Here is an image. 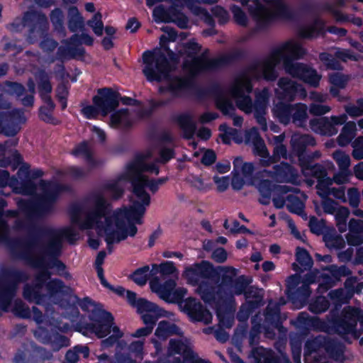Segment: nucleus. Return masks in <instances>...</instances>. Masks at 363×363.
<instances>
[{"mask_svg":"<svg viewBox=\"0 0 363 363\" xmlns=\"http://www.w3.org/2000/svg\"><path fill=\"white\" fill-rule=\"evenodd\" d=\"M143 62L145 65L143 73L150 82H161L163 79L169 82L166 86H160L158 92L160 94L170 93L172 96L179 98L182 91L190 90L199 100H203L209 96L215 97V104L218 109L225 116L233 117V125L240 127L243 123V118L235 116V108L232 101L224 95L222 86L215 82L205 88L197 86L193 79H184L179 76L172 77V65L165 54L161 51L145 50L143 53Z\"/></svg>","mask_w":363,"mask_h":363,"instance_id":"1","label":"nucleus"},{"mask_svg":"<svg viewBox=\"0 0 363 363\" xmlns=\"http://www.w3.org/2000/svg\"><path fill=\"white\" fill-rule=\"evenodd\" d=\"M73 298L77 300L81 309L88 313L90 320V322L85 321L84 317L82 315L76 323V331L85 336L95 335L99 338L105 337L111 333L114 320L111 312L104 309L101 303L93 301L89 296L80 298L77 295L74 294Z\"/></svg>","mask_w":363,"mask_h":363,"instance_id":"2","label":"nucleus"},{"mask_svg":"<svg viewBox=\"0 0 363 363\" xmlns=\"http://www.w3.org/2000/svg\"><path fill=\"white\" fill-rule=\"evenodd\" d=\"M40 186L41 193L34 199L18 202L21 210L31 218H43L53 213L61 194L71 190L68 184L53 180L42 179Z\"/></svg>","mask_w":363,"mask_h":363,"instance_id":"3","label":"nucleus"},{"mask_svg":"<svg viewBox=\"0 0 363 363\" xmlns=\"http://www.w3.org/2000/svg\"><path fill=\"white\" fill-rule=\"evenodd\" d=\"M122 180L130 182L133 191H135L136 189H140L142 191L147 193L145 189V187H147L152 194H155L160 188L155 179H149L143 176L140 172L138 163L131 162L127 164L125 173L119 175L116 179L104 182L102 189L111 192L112 199L118 200L124 194L123 189L119 185V182Z\"/></svg>","mask_w":363,"mask_h":363,"instance_id":"4","label":"nucleus"},{"mask_svg":"<svg viewBox=\"0 0 363 363\" xmlns=\"http://www.w3.org/2000/svg\"><path fill=\"white\" fill-rule=\"evenodd\" d=\"M37 250L38 251V255L33 253L29 256L27 253L22 254L23 260L34 268L54 269L57 275L66 280L72 279V276L67 270V265L59 259L61 254L59 244H43Z\"/></svg>","mask_w":363,"mask_h":363,"instance_id":"5","label":"nucleus"},{"mask_svg":"<svg viewBox=\"0 0 363 363\" xmlns=\"http://www.w3.org/2000/svg\"><path fill=\"white\" fill-rule=\"evenodd\" d=\"M245 57V52L241 49H237L230 53L222 54L217 57H213L212 60H203L197 55L191 60L184 61V68L189 71L190 76L184 78L193 79L198 86L194 77L203 73L220 70L237 61L244 60ZM199 86H200L199 85Z\"/></svg>","mask_w":363,"mask_h":363,"instance_id":"6","label":"nucleus"},{"mask_svg":"<svg viewBox=\"0 0 363 363\" xmlns=\"http://www.w3.org/2000/svg\"><path fill=\"white\" fill-rule=\"evenodd\" d=\"M91 199L93 203L91 208L86 213L85 218L81 221L80 214L82 208L79 204H73L70 207V217L72 224L77 225L80 230L92 229L95 225L98 227L103 226L101 219L111 211V203L101 193H94Z\"/></svg>","mask_w":363,"mask_h":363,"instance_id":"7","label":"nucleus"},{"mask_svg":"<svg viewBox=\"0 0 363 363\" xmlns=\"http://www.w3.org/2000/svg\"><path fill=\"white\" fill-rule=\"evenodd\" d=\"M355 313H359L354 307L345 308L341 312L339 308L331 309L326 315L324 322L325 327L323 332L334 333L339 335H352L355 339H358L361 333L355 328Z\"/></svg>","mask_w":363,"mask_h":363,"instance_id":"8","label":"nucleus"},{"mask_svg":"<svg viewBox=\"0 0 363 363\" xmlns=\"http://www.w3.org/2000/svg\"><path fill=\"white\" fill-rule=\"evenodd\" d=\"M196 286V293L204 303L216 304V315L220 323L230 327L232 320L226 317V307L232 295L228 294V291L221 286H216L208 280H202Z\"/></svg>","mask_w":363,"mask_h":363,"instance_id":"9","label":"nucleus"},{"mask_svg":"<svg viewBox=\"0 0 363 363\" xmlns=\"http://www.w3.org/2000/svg\"><path fill=\"white\" fill-rule=\"evenodd\" d=\"M28 279L27 274L20 269L3 268L0 272V308L7 311L15 296L18 284Z\"/></svg>","mask_w":363,"mask_h":363,"instance_id":"10","label":"nucleus"},{"mask_svg":"<svg viewBox=\"0 0 363 363\" xmlns=\"http://www.w3.org/2000/svg\"><path fill=\"white\" fill-rule=\"evenodd\" d=\"M13 228L16 230H26L28 233L27 237L21 240V247L17 248L14 253V258L23 260L22 254L27 253L31 256L35 250L43 245L42 238L43 234L39 230L40 228H46L45 225H38L31 220L16 219Z\"/></svg>","mask_w":363,"mask_h":363,"instance_id":"11","label":"nucleus"},{"mask_svg":"<svg viewBox=\"0 0 363 363\" xmlns=\"http://www.w3.org/2000/svg\"><path fill=\"white\" fill-rule=\"evenodd\" d=\"M253 89L251 79L243 74L230 86L229 93L235 99L237 107L245 113L253 111V101L250 96Z\"/></svg>","mask_w":363,"mask_h":363,"instance_id":"12","label":"nucleus"},{"mask_svg":"<svg viewBox=\"0 0 363 363\" xmlns=\"http://www.w3.org/2000/svg\"><path fill=\"white\" fill-rule=\"evenodd\" d=\"M133 193L138 199L131 201V204L121 209L120 214L128 222L133 221L138 225H142L147 207L150 204L151 198L148 193H145L140 189H136Z\"/></svg>","mask_w":363,"mask_h":363,"instance_id":"13","label":"nucleus"},{"mask_svg":"<svg viewBox=\"0 0 363 363\" xmlns=\"http://www.w3.org/2000/svg\"><path fill=\"white\" fill-rule=\"evenodd\" d=\"M219 273L212 263L207 260L195 262L185 268L183 275L187 283L196 286L202 280H207L215 277Z\"/></svg>","mask_w":363,"mask_h":363,"instance_id":"14","label":"nucleus"},{"mask_svg":"<svg viewBox=\"0 0 363 363\" xmlns=\"http://www.w3.org/2000/svg\"><path fill=\"white\" fill-rule=\"evenodd\" d=\"M303 174L306 177H311L317 179L316 189L328 194L333 180L328 176L327 168L322 164H310L308 160L299 164Z\"/></svg>","mask_w":363,"mask_h":363,"instance_id":"15","label":"nucleus"},{"mask_svg":"<svg viewBox=\"0 0 363 363\" xmlns=\"http://www.w3.org/2000/svg\"><path fill=\"white\" fill-rule=\"evenodd\" d=\"M153 16L157 23H174L181 29L188 28V17L175 6L168 8H164L162 5L158 6L153 11Z\"/></svg>","mask_w":363,"mask_h":363,"instance_id":"16","label":"nucleus"},{"mask_svg":"<svg viewBox=\"0 0 363 363\" xmlns=\"http://www.w3.org/2000/svg\"><path fill=\"white\" fill-rule=\"evenodd\" d=\"M120 93L111 88L99 89L97 95L92 98L94 105L99 108L102 115L106 116L116 110L119 106Z\"/></svg>","mask_w":363,"mask_h":363,"instance_id":"17","label":"nucleus"},{"mask_svg":"<svg viewBox=\"0 0 363 363\" xmlns=\"http://www.w3.org/2000/svg\"><path fill=\"white\" fill-rule=\"evenodd\" d=\"M181 311L188 315L192 323L201 322L206 325L211 323V312L194 297L186 298L184 304H182Z\"/></svg>","mask_w":363,"mask_h":363,"instance_id":"18","label":"nucleus"},{"mask_svg":"<svg viewBox=\"0 0 363 363\" xmlns=\"http://www.w3.org/2000/svg\"><path fill=\"white\" fill-rule=\"evenodd\" d=\"M25 121L24 114L20 110L0 111V133L8 137H13L19 132L20 124Z\"/></svg>","mask_w":363,"mask_h":363,"instance_id":"19","label":"nucleus"},{"mask_svg":"<svg viewBox=\"0 0 363 363\" xmlns=\"http://www.w3.org/2000/svg\"><path fill=\"white\" fill-rule=\"evenodd\" d=\"M145 325L154 328L160 318H167L169 312L150 301L141 300L139 303L138 312Z\"/></svg>","mask_w":363,"mask_h":363,"instance_id":"20","label":"nucleus"},{"mask_svg":"<svg viewBox=\"0 0 363 363\" xmlns=\"http://www.w3.org/2000/svg\"><path fill=\"white\" fill-rule=\"evenodd\" d=\"M39 230L43 234L44 238H48L45 245L51 243L59 244V250H62V241L65 238L69 243H74L78 239V233L71 227L56 229L52 227L40 228Z\"/></svg>","mask_w":363,"mask_h":363,"instance_id":"21","label":"nucleus"},{"mask_svg":"<svg viewBox=\"0 0 363 363\" xmlns=\"http://www.w3.org/2000/svg\"><path fill=\"white\" fill-rule=\"evenodd\" d=\"M306 54V49L300 43L292 40L286 41L272 50V57H279L283 63L287 58L294 62L303 58Z\"/></svg>","mask_w":363,"mask_h":363,"instance_id":"22","label":"nucleus"},{"mask_svg":"<svg viewBox=\"0 0 363 363\" xmlns=\"http://www.w3.org/2000/svg\"><path fill=\"white\" fill-rule=\"evenodd\" d=\"M35 77L38 84V94L42 101L46 104L45 106L48 109L54 111L55 104L50 96L52 91L50 75L45 69H39L36 72Z\"/></svg>","mask_w":363,"mask_h":363,"instance_id":"23","label":"nucleus"},{"mask_svg":"<svg viewBox=\"0 0 363 363\" xmlns=\"http://www.w3.org/2000/svg\"><path fill=\"white\" fill-rule=\"evenodd\" d=\"M252 357L255 363H291L286 353L280 352L278 355L272 349L262 346L252 349Z\"/></svg>","mask_w":363,"mask_h":363,"instance_id":"24","label":"nucleus"},{"mask_svg":"<svg viewBox=\"0 0 363 363\" xmlns=\"http://www.w3.org/2000/svg\"><path fill=\"white\" fill-rule=\"evenodd\" d=\"M171 120L182 130L184 139L190 140L194 138L197 125L191 113L187 112L178 113L172 116Z\"/></svg>","mask_w":363,"mask_h":363,"instance_id":"25","label":"nucleus"},{"mask_svg":"<svg viewBox=\"0 0 363 363\" xmlns=\"http://www.w3.org/2000/svg\"><path fill=\"white\" fill-rule=\"evenodd\" d=\"M277 85L280 91L277 94L281 100L292 101L298 93L304 91L301 84L286 77L279 78Z\"/></svg>","mask_w":363,"mask_h":363,"instance_id":"26","label":"nucleus"},{"mask_svg":"<svg viewBox=\"0 0 363 363\" xmlns=\"http://www.w3.org/2000/svg\"><path fill=\"white\" fill-rule=\"evenodd\" d=\"M258 191L260 194L259 203L267 206L270 203L271 197L273 192L276 191L286 194L289 191V187L286 186L277 185L269 179H262L257 186Z\"/></svg>","mask_w":363,"mask_h":363,"instance_id":"27","label":"nucleus"},{"mask_svg":"<svg viewBox=\"0 0 363 363\" xmlns=\"http://www.w3.org/2000/svg\"><path fill=\"white\" fill-rule=\"evenodd\" d=\"M316 145L315 139L311 135L304 134L293 137L291 139V148L298 157L299 164L305 161V156L308 151L307 147H313Z\"/></svg>","mask_w":363,"mask_h":363,"instance_id":"28","label":"nucleus"},{"mask_svg":"<svg viewBox=\"0 0 363 363\" xmlns=\"http://www.w3.org/2000/svg\"><path fill=\"white\" fill-rule=\"evenodd\" d=\"M273 177L279 183H294L298 177L296 169L286 162L273 167Z\"/></svg>","mask_w":363,"mask_h":363,"instance_id":"29","label":"nucleus"},{"mask_svg":"<svg viewBox=\"0 0 363 363\" xmlns=\"http://www.w3.org/2000/svg\"><path fill=\"white\" fill-rule=\"evenodd\" d=\"M323 349L328 357L335 361L342 362L346 359L345 345L335 339L324 337Z\"/></svg>","mask_w":363,"mask_h":363,"instance_id":"30","label":"nucleus"},{"mask_svg":"<svg viewBox=\"0 0 363 363\" xmlns=\"http://www.w3.org/2000/svg\"><path fill=\"white\" fill-rule=\"evenodd\" d=\"M9 233L10 228L7 220L3 217H0V242L6 245L14 258V253L17 248L21 247V239L12 238L9 236Z\"/></svg>","mask_w":363,"mask_h":363,"instance_id":"31","label":"nucleus"},{"mask_svg":"<svg viewBox=\"0 0 363 363\" xmlns=\"http://www.w3.org/2000/svg\"><path fill=\"white\" fill-rule=\"evenodd\" d=\"M309 125L313 131L322 135L332 136L337 133V129L333 126L330 118L328 117L312 118Z\"/></svg>","mask_w":363,"mask_h":363,"instance_id":"32","label":"nucleus"},{"mask_svg":"<svg viewBox=\"0 0 363 363\" xmlns=\"http://www.w3.org/2000/svg\"><path fill=\"white\" fill-rule=\"evenodd\" d=\"M296 325L298 328H312L315 330L323 332V329L325 327L324 319H321L317 316H311L306 312H301L296 318Z\"/></svg>","mask_w":363,"mask_h":363,"instance_id":"33","label":"nucleus"},{"mask_svg":"<svg viewBox=\"0 0 363 363\" xmlns=\"http://www.w3.org/2000/svg\"><path fill=\"white\" fill-rule=\"evenodd\" d=\"M296 261L298 264L293 263L292 269L298 273L311 269L313 264V259L309 252L301 247H297L296 249Z\"/></svg>","mask_w":363,"mask_h":363,"instance_id":"34","label":"nucleus"},{"mask_svg":"<svg viewBox=\"0 0 363 363\" xmlns=\"http://www.w3.org/2000/svg\"><path fill=\"white\" fill-rule=\"evenodd\" d=\"M281 62L279 57H272L271 51L269 56L262 62V76L263 79L268 82H274L278 77V72L275 67Z\"/></svg>","mask_w":363,"mask_h":363,"instance_id":"35","label":"nucleus"},{"mask_svg":"<svg viewBox=\"0 0 363 363\" xmlns=\"http://www.w3.org/2000/svg\"><path fill=\"white\" fill-rule=\"evenodd\" d=\"M294 104L279 101L272 109L273 115L277 121L285 125L289 124L291 120V113Z\"/></svg>","mask_w":363,"mask_h":363,"instance_id":"36","label":"nucleus"},{"mask_svg":"<svg viewBox=\"0 0 363 363\" xmlns=\"http://www.w3.org/2000/svg\"><path fill=\"white\" fill-rule=\"evenodd\" d=\"M176 285V281L172 279H169L162 284L160 283L158 280L150 282L152 290L156 292L159 297L164 301H169L168 299L171 296Z\"/></svg>","mask_w":363,"mask_h":363,"instance_id":"37","label":"nucleus"},{"mask_svg":"<svg viewBox=\"0 0 363 363\" xmlns=\"http://www.w3.org/2000/svg\"><path fill=\"white\" fill-rule=\"evenodd\" d=\"M21 18L25 28H28V33L30 35L35 33L39 23L46 21L45 15L35 11H26Z\"/></svg>","mask_w":363,"mask_h":363,"instance_id":"38","label":"nucleus"},{"mask_svg":"<svg viewBox=\"0 0 363 363\" xmlns=\"http://www.w3.org/2000/svg\"><path fill=\"white\" fill-rule=\"evenodd\" d=\"M182 331L180 328L174 323L168 320H162L159 323L155 330V335L160 339H167L172 335H180Z\"/></svg>","mask_w":363,"mask_h":363,"instance_id":"39","label":"nucleus"},{"mask_svg":"<svg viewBox=\"0 0 363 363\" xmlns=\"http://www.w3.org/2000/svg\"><path fill=\"white\" fill-rule=\"evenodd\" d=\"M40 288L35 285L26 284L23 290V298L30 303L38 305L45 303L47 296L42 294Z\"/></svg>","mask_w":363,"mask_h":363,"instance_id":"40","label":"nucleus"},{"mask_svg":"<svg viewBox=\"0 0 363 363\" xmlns=\"http://www.w3.org/2000/svg\"><path fill=\"white\" fill-rule=\"evenodd\" d=\"M71 154L74 157L83 156L86 162L92 167L97 165V161L94 157L93 152L86 140L78 143L72 150Z\"/></svg>","mask_w":363,"mask_h":363,"instance_id":"41","label":"nucleus"},{"mask_svg":"<svg viewBox=\"0 0 363 363\" xmlns=\"http://www.w3.org/2000/svg\"><path fill=\"white\" fill-rule=\"evenodd\" d=\"M308 107L305 104H294L291 123L297 127H305L308 119Z\"/></svg>","mask_w":363,"mask_h":363,"instance_id":"42","label":"nucleus"},{"mask_svg":"<svg viewBox=\"0 0 363 363\" xmlns=\"http://www.w3.org/2000/svg\"><path fill=\"white\" fill-rule=\"evenodd\" d=\"M218 269V274L215 277H220L221 283L218 286H221L223 289V287L230 289L232 286L238 273L237 269L233 267H223L220 266L216 268Z\"/></svg>","mask_w":363,"mask_h":363,"instance_id":"43","label":"nucleus"},{"mask_svg":"<svg viewBox=\"0 0 363 363\" xmlns=\"http://www.w3.org/2000/svg\"><path fill=\"white\" fill-rule=\"evenodd\" d=\"M67 26L69 31L72 33L84 28V18L75 6H72L68 9Z\"/></svg>","mask_w":363,"mask_h":363,"instance_id":"44","label":"nucleus"},{"mask_svg":"<svg viewBox=\"0 0 363 363\" xmlns=\"http://www.w3.org/2000/svg\"><path fill=\"white\" fill-rule=\"evenodd\" d=\"M168 352L169 354H179L186 360L193 354V350L182 340L172 339L169 343Z\"/></svg>","mask_w":363,"mask_h":363,"instance_id":"45","label":"nucleus"},{"mask_svg":"<svg viewBox=\"0 0 363 363\" xmlns=\"http://www.w3.org/2000/svg\"><path fill=\"white\" fill-rule=\"evenodd\" d=\"M311 294V287L307 286V284H302L301 286L288 294L286 296L292 303L301 305L308 300Z\"/></svg>","mask_w":363,"mask_h":363,"instance_id":"46","label":"nucleus"},{"mask_svg":"<svg viewBox=\"0 0 363 363\" xmlns=\"http://www.w3.org/2000/svg\"><path fill=\"white\" fill-rule=\"evenodd\" d=\"M61 306L65 309V317L71 321L74 322L81 318L78 303L73 298V295L69 298L62 300Z\"/></svg>","mask_w":363,"mask_h":363,"instance_id":"47","label":"nucleus"},{"mask_svg":"<svg viewBox=\"0 0 363 363\" xmlns=\"http://www.w3.org/2000/svg\"><path fill=\"white\" fill-rule=\"evenodd\" d=\"M265 322L276 329L282 328L280 308L277 306L270 307L268 306L264 313Z\"/></svg>","mask_w":363,"mask_h":363,"instance_id":"48","label":"nucleus"},{"mask_svg":"<svg viewBox=\"0 0 363 363\" xmlns=\"http://www.w3.org/2000/svg\"><path fill=\"white\" fill-rule=\"evenodd\" d=\"M251 281V279H249L245 275H240L235 278L232 286L229 289L230 291H228V294L232 295L229 302L233 300V295H243Z\"/></svg>","mask_w":363,"mask_h":363,"instance_id":"49","label":"nucleus"},{"mask_svg":"<svg viewBox=\"0 0 363 363\" xmlns=\"http://www.w3.org/2000/svg\"><path fill=\"white\" fill-rule=\"evenodd\" d=\"M324 337L318 336L306 341L303 349V360L307 361L311 355L323 347Z\"/></svg>","mask_w":363,"mask_h":363,"instance_id":"50","label":"nucleus"},{"mask_svg":"<svg viewBox=\"0 0 363 363\" xmlns=\"http://www.w3.org/2000/svg\"><path fill=\"white\" fill-rule=\"evenodd\" d=\"M330 306V303L326 297L318 296L310 301L308 310L313 314H321L326 312Z\"/></svg>","mask_w":363,"mask_h":363,"instance_id":"51","label":"nucleus"},{"mask_svg":"<svg viewBox=\"0 0 363 363\" xmlns=\"http://www.w3.org/2000/svg\"><path fill=\"white\" fill-rule=\"evenodd\" d=\"M302 342L303 337L301 335L297 333L290 335L289 345L294 363H301Z\"/></svg>","mask_w":363,"mask_h":363,"instance_id":"52","label":"nucleus"},{"mask_svg":"<svg viewBox=\"0 0 363 363\" xmlns=\"http://www.w3.org/2000/svg\"><path fill=\"white\" fill-rule=\"evenodd\" d=\"M286 208L289 212L301 216L303 214L306 216L304 213L305 204L300 198L294 194H289L286 196Z\"/></svg>","mask_w":363,"mask_h":363,"instance_id":"53","label":"nucleus"},{"mask_svg":"<svg viewBox=\"0 0 363 363\" xmlns=\"http://www.w3.org/2000/svg\"><path fill=\"white\" fill-rule=\"evenodd\" d=\"M320 78L315 69L306 65L299 79L313 87H317L319 86Z\"/></svg>","mask_w":363,"mask_h":363,"instance_id":"54","label":"nucleus"},{"mask_svg":"<svg viewBox=\"0 0 363 363\" xmlns=\"http://www.w3.org/2000/svg\"><path fill=\"white\" fill-rule=\"evenodd\" d=\"M324 270L328 271L336 283L340 281L342 277H346L352 274V271L346 265L338 267L336 264L327 266Z\"/></svg>","mask_w":363,"mask_h":363,"instance_id":"55","label":"nucleus"},{"mask_svg":"<svg viewBox=\"0 0 363 363\" xmlns=\"http://www.w3.org/2000/svg\"><path fill=\"white\" fill-rule=\"evenodd\" d=\"M45 288L50 297H54L58 294H65V288L71 290L70 287H67L61 279L57 278L48 281L45 284Z\"/></svg>","mask_w":363,"mask_h":363,"instance_id":"56","label":"nucleus"},{"mask_svg":"<svg viewBox=\"0 0 363 363\" xmlns=\"http://www.w3.org/2000/svg\"><path fill=\"white\" fill-rule=\"evenodd\" d=\"M138 286H144L146 284L150 278V267L145 265L142 267L136 269L129 277Z\"/></svg>","mask_w":363,"mask_h":363,"instance_id":"57","label":"nucleus"},{"mask_svg":"<svg viewBox=\"0 0 363 363\" xmlns=\"http://www.w3.org/2000/svg\"><path fill=\"white\" fill-rule=\"evenodd\" d=\"M306 65L301 62H295L287 58L286 62L283 63L285 72L290 74L292 77L298 78L301 75Z\"/></svg>","mask_w":363,"mask_h":363,"instance_id":"58","label":"nucleus"},{"mask_svg":"<svg viewBox=\"0 0 363 363\" xmlns=\"http://www.w3.org/2000/svg\"><path fill=\"white\" fill-rule=\"evenodd\" d=\"M269 102V94L267 89L259 91L255 94V102L253 103L254 112H266Z\"/></svg>","mask_w":363,"mask_h":363,"instance_id":"59","label":"nucleus"},{"mask_svg":"<svg viewBox=\"0 0 363 363\" xmlns=\"http://www.w3.org/2000/svg\"><path fill=\"white\" fill-rule=\"evenodd\" d=\"M320 60L324 64L327 69L340 71L342 66L337 58L329 52H323L319 55Z\"/></svg>","mask_w":363,"mask_h":363,"instance_id":"60","label":"nucleus"},{"mask_svg":"<svg viewBox=\"0 0 363 363\" xmlns=\"http://www.w3.org/2000/svg\"><path fill=\"white\" fill-rule=\"evenodd\" d=\"M328 296L335 303V308H337V306L340 307L342 304L347 303L351 298L350 295L343 289L331 290L328 293Z\"/></svg>","mask_w":363,"mask_h":363,"instance_id":"61","label":"nucleus"},{"mask_svg":"<svg viewBox=\"0 0 363 363\" xmlns=\"http://www.w3.org/2000/svg\"><path fill=\"white\" fill-rule=\"evenodd\" d=\"M230 10L233 13V19L236 24L246 27L248 23V18L245 11L236 4H233L230 6Z\"/></svg>","mask_w":363,"mask_h":363,"instance_id":"62","label":"nucleus"},{"mask_svg":"<svg viewBox=\"0 0 363 363\" xmlns=\"http://www.w3.org/2000/svg\"><path fill=\"white\" fill-rule=\"evenodd\" d=\"M336 284L337 283L330 274H321V276L318 279L317 291L320 294L325 293L333 288Z\"/></svg>","mask_w":363,"mask_h":363,"instance_id":"63","label":"nucleus"},{"mask_svg":"<svg viewBox=\"0 0 363 363\" xmlns=\"http://www.w3.org/2000/svg\"><path fill=\"white\" fill-rule=\"evenodd\" d=\"M345 112L351 118H357L363 116V98L356 100V105L348 104L345 106Z\"/></svg>","mask_w":363,"mask_h":363,"instance_id":"64","label":"nucleus"}]
</instances>
